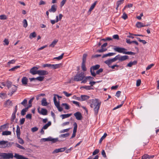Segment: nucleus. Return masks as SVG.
Wrapping results in <instances>:
<instances>
[{"label":"nucleus","mask_w":159,"mask_h":159,"mask_svg":"<svg viewBox=\"0 0 159 159\" xmlns=\"http://www.w3.org/2000/svg\"><path fill=\"white\" fill-rule=\"evenodd\" d=\"M27 103V100L26 99H25L21 103V104L23 105L24 107H26Z\"/></svg>","instance_id":"nucleus-39"},{"label":"nucleus","mask_w":159,"mask_h":159,"mask_svg":"<svg viewBox=\"0 0 159 159\" xmlns=\"http://www.w3.org/2000/svg\"><path fill=\"white\" fill-rule=\"evenodd\" d=\"M39 69V68L36 67L34 66L32 67L30 70V73L32 74L33 75H35L36 74H37V70Z\"/></svg>","instance_id":"nucleus-9"},{"label":"nucleus","mask_w":159,"mask_h":159,"mask_svg":"<svg viewBox=\"0 0 159 159\" xmlns=\"http://www.w3.org/2000/svg\"><path fill=\"white\" fill-rule=\"evenodd\" d=\"M116 54L114 52H111V53H109L107 54H104L102 56V58H104L106 57H110L113 55H115Z\"/></svg>","instance_id":"nucleus-19"},{"label":"nucleus","mask_w":159,"mask_h":159,"mask_svg":"<svg viewBox=\"0 0 159 159\" xmlns=\"http://www.w3.org/2000/svg\"><path fill=\"white\" fill-rule=\"evenodd\" d=\"M28 79L25 77H23L21 80L22 84L24 85H26L27 84Z\"/></svg>","instance_id":"nucleus-23"},{"label":"nucleus","mask_w":159,"mask_h":159,"mask_svg":"<svg viewBox=\"0 0 159 159\" xmlns=\"http://www.w3.org/2000/svg\"><path fill=\"white\" fill-rule=\"evenodd\" d=\"M16 146L18 148H19L23 149V150H25V148L23 146H21V145H19L17 143H16L15 144Z\"/></svg>","instance_id":"nucleus-42"},{"label":"nucleus","mask_w":159,"mask_h":159,"mask_svg":"<svg viewBox=\"0 0 159 159\" xmlns=\"http://www.w3.org/2000/svg\"><path fill=\"white\" fill-rule=\"evenodd\" d=\"M137 61H133L129 62L127 65V66L131 67L133 65H135L137 64Z\"/></svg>","instance_id":"nucleus-21"},{"label":"nucleus","mask_w":159,"mask_h":159,"mask_svg":"<svg viewBox=\"0 0 159 159\" xmlns=\"http://www.w3.org/2000/svg\"><path fill=\"white\" fill-rule=\"evenodd\" d=\"M69 135V134L68 133H66L65 134H61L60 135V137L63 138H65L68 137Z\"/></svg>","instance_id":"nucleus-49"},{"label":"nucleus","mask_w":159,"mask_h":159,"mask_svg":"<svg viewBox=\"0 0 159 159\" xmlns=\"http://www.w3.org/2000/svg\"><path fill=\"white\" fill-rule=\"evenodd\" d=\"M107 43H105L101 46V49L98 50L97 52H102L106 51L107 50V49L104 48V47H106L107 46Z\"/></svg>","instance_id":"nucleus-8"},{"label":"nucleus","mask_w":159,"mask_h":159,"mask_svg":"<svg viewBox=\"0 0 159 159\" xmlns=\"http://www.w3.org/2000/svg\"><path fill=\"white\" fill-rule=\"evenodd\" d=\"M44 78V77L43 76H39L35 78L36 80H38L39 81H43Z\"/></svg>","instance_id":"nucleus-43"},{"label":"nucleus","mask_w":159,"mask_h":159,"mask_svg":"<svg viewBox=\"0 0 159 159\" xmlns=\"http://www.w3.org/2000/svg\"><path fill=\"white\" fill-rule=\"evenodd\" d=\"M20 67V66H16L11 68L9 70V71H14L16 70L18 68H19Z\"/></svg>","instance_id":"nucleus-28"},{"label":"nucleus","mask_w":159,"mask_h":159,"mask_svg":"<svg viewBox=\"0 0 159 159\" xmlns=\"http://www.w3.org/2000/svg\"><path fill=\"white\" fill-rule=\"evenodd\" d=\"M61 66V64H52L51 68L53 69H56L60 68Z\"/></svg>","instance_id":"nucleus-20"},{"label":"nucleus","mask_w":159,"mask_h":159,"mask_svg":"<svg viewBox=\"0 0 159 159\" xmlns=\"http://www.w3.org/2000/svg\"><path fill=\"white\" fill-rule=\"evenodd\" d=\"M66 0H62L60 3V6L62 7L65 3Z\"/></svg>","instance_id":"nucleus-63"},{"label":"nucleus","mask_w":159,"mask_h":159,"mask_svg":"<svg viewBox=\"0 0 159 159\" xmlns=\"http://www.w3.org/2000/svg\"><path fill=\"white\" fill-rule=\"evenodd\" d=\"M96 4V2H94L91 6L90 9L89 10V11H91L95 7Z\"/></svg>","instance_id":"nucleus-41"},{"label":"nucleus","mask_w":159,"mask_h":159,"mask_svg":"<svg viewBox=\"0 0 159 159\" xmlns=\"http://www.w3.org/2000/svg\"><path fill=\"white\" fill-rule=\"evenodd\" d=\"M57 9V6L55 4L52 5L51 8L48 10V11L50 12H56Z\"/></svg>","instance_id":"nucleus-13"},{"label":"nucleus","mask_w":159,"mask_h":159,"mask_svg":"<svg viewBox=\"0 0 159 159\" xmlns=\"http://www.w3.org/2000/svg\"><path fill=\"white\" fill-rule=\"evenodd\" d=\"M124 0H119L117 1L116 4L117 5V7H119V6L122 4Z\"/></svg>","instance_id":"nucleus-46"},{"label":"nucleus","mask_w":159,"mask_h":159,"mask_svg":"<svg viewBox=\"0 0 159 159\" xmlns=\"http://www.w3.org/2000/svg\"><path fill=\"white\" fill-rule=\"evenodd\" d=\"M117 56L118 60L120 62L124 61L129 58V56L127 55L120 56L119 54L117 55Z\"/></svg>","instance_id":"nucleus-7"},{"label":"nucleus","mask_w":159,"mask_h":159,"mask_svg":"<svg viewBox=\"0 0 159 159\" xmlns=\"http://www.w3.org/2000/svg\"><path fill=\"white\" fill-rule=\"evenodd\" d=\"M141 83V80L140 79L136 81V86L137 87L139 86L140 85Z\"/></svg>","instance_id":"nucleus-53"},{"label":"nucleus","mask_w":159,"mask_h":159,"mask_svg":"<svg viewBox=\"0 0 159 159\" xmlns=\"http://www.w3.org/2000/svg\"><path fill=\"white\" fill-rule=\"evenodd\" d=\"M72 115V114H62L60 116L62 119H64L66 118H68Z\"/></svg>","instance_id":"nucleus-22"},{"label":"nucleus","mask_w":159,"mask_h":159,"mask_svg":"<svg viewBox=\"0 0 159 159\" xmlns=\"http://www.w3.org/2000/svg\"><path fill=\"white\" fill-rule=\"evenodd\" d=\"M3 42L5 43L4 44V45H7L9 43V41H8V40L6 39H5L3 41Z\"/></svg>","instance_id":"nucleus-54"},{"label":"nucleus","mask_w":159,"mask_h":159,"mask_svg":"<svg viewBox=\"0 0 159 159\" xmlns=\"http://www.w3.org/2000/svg\"><path fill=\"white\" fill-rule=\"evenodd\" d=\"M16 133V134H20V128L19 126L18 125H17Z\"/></svg>","instance_id":"nucleus-51"},{"label":"nucleus","mask_w":159,"mask_h":159,"mask_svg":"<svg viewBox=\"0 0 159 159\" xmlns=\"http://www.w3.org/2000/svg\"><path fill=\"white\" fill-rule=\"evenodd\" d=\"M64 55V53H63L61 55L59 56V57H55L54 58V59H57L58 60H60L63 58Z\"/></svg>","instance_id":"nucleus-45"},{"label":"nucleus","mask_w":159,"mask_h":159,"mask_svg":"<svg viewBox=\"0 0 159 159\" xmlns=\"http://www.w3.org/2000/svg\"><path fill=\"white\" fill-rule=\"evenodd\" d=\"M38 129V128L37 127H34L31 128V130L33 132H35L37 131Z\"/></svg>","instance_id":"nucleus-59"},{"label":"nucleus","mask_w":159,"mask_h":159,"mask_svg":"<svg viewBox=\"0 0 159 159\" xmlns=\"http://www.w3.org/2000/svg\"><path fill=\"white\" fill-rule=\"evenodd\" d=\"M16 118V114L15 113H13L12 115L11 118V124L14 121V120Z\"/></svg>","instance_id":"nucleus-44"},{"label":"nucleus","mask_w":159,"mask_h":159,"mask_svg":"<svg viewBox=\"0 0 159 159\" xmlns=\"http://www.w3.org/2000/svg\"><path fill=\"white\" fill-rule=\"evenodd\" d=\"M12 91L11 92V94L10 96H11L12 94L15 92L16 91V87L15 85H13V87L12 88Z\"/></svg>","instance_id":"nucleus-25"},{"label":"nucleus","mask_w":159,"mask_h":159,"mask_svg":"<svg viewBox=\"0 0 159 159\" xmlns=\"http://www.w3.org/2000/svg\"><path fill=\"white\" fill-rule=\"evenodd\" d=\"M41 140L43 142L50 141L52 142V143H53L58 141V138H53L51 137H49L47 138H43Z\"/></svg>","instance_id":"nucleus-4"},{"label":"nucleus","mask_w":159,"mask_h":159,"mask_svg":"<svg viewBox=\"0 0 159 159\" xmlns=\"http://www.w3.org/2000/svg\"><path fill=\"white\" fill-rule=\"evenodd\" d=\"M14 157L16 159H28V158L22 155L16 153L15 154L14 156L12 153H2L1 157L4 159H10L13 158Z\"/></svg>","instance_id":"nucleus-2"},{"label":"nucleus","mask_w":159,"mask_h":159,"mask_svg":"<svg viewBox=\"0 0 159 159\" xmlns=\"http://www.w3.org/2000/svg\"><path fill=\"white\" fill-rule=\"evenodd\" d=\"M16 62V60L14 59H13L12 60H11L9 61H8L7 63V64L8 65H9L10 64H13L15 63Z\"/></svg>","instance_id":"nucleus-52"},{"label":"nucleus","mask_w":159,"mask_h":159,"mask_svg":"<svg viewBox=\"0 0 159 159\" xmlns=\"http://www.w3.org/2000/svg\"><path fill=\"white\" fill-rule=\"evenodd\" d=\"M104 62L107 65H110L111 63V61L110 59H109L108 60H107L105 61Z\"/></svg>","instance_id":"nucleus-60"},{"label":"nucleus","mask_w":159,"mask_h":159,"mask_svg":"<svg viewBox=\"0 0 159 159\" xmlns=\"http://www.w3.org/2000/svg\"><path fill=\"white\" fill-rule=\"evenodd\" d=\"M99 149H95L93 152V155H96V154H98L99 152Z\"/></svg>","instance_id":"nucleus-57"},{"label":"nucleus","mask_w":159,"mask_h":159,"mask_svg":"<svg viewBox=\"0 0 159 159\" xmlns=\"http://www.w3.org/2000/svg\"><path fill=\"white\" fill-rule=\"evenodd\" d=\"M128 16L127 14L125 13H123V16H122V18L124 20H126Z\"/></svg>","instance_id":"nucleus-62"},{"label":"nucleus","mask_w":159,"mask_h":159,"mask_svg":"<svg viewBox=\"0 0 159 159\" xmlns=\"http://www.w3.org/2000/svg\"><path fill=\"white\" fill-rule=\"evenodd\" d=\"M12 83L10 81H7L6 82V86L9 89L11 86Z\"/></svg>","instance_id":"nucleus-29"},{"label":"nucleus","mask_w":159,"mask_h":159,"mask_svg":"<svg viewBox=\"0 0 159 159\" xmlns=\"http://www.w3.org/2000/svg\"><path fill=\"white\" fill-rule=\"evenodd\" d=\"M7 143L8 141L4 140L0 141V145L2 146L1 147H0L2 148H6L7 145H6V143Z\"/></svg>","instance_id":"nucleus-14"},{"label":"nucleus","mask_w":159,"mask_h":159,"mask_svg":"<svg viewBox=\"0 0 159 159\" xmlns=\"http://www.w3.org/2000/svg\"><path fill=\"white\" fill-rule=\"evenodd\" d=\"M7 16L5 15H0V20H5L7 19Z\"/></svg>","instance_id":"nucleus-35"},{"label":"nucleus","mask_w":159,"mask_h":159,"mask_svg":"<svg viewBox=\"0 0 159 159\" xmlns=\"http://www.w3.org/2000/svg\"><path fill=\"white\" fill-rule=\"evenodd\" d=\"M87 55L86 54H84L83 57L82 62H85L86 60V57Z\"/></svg>","instance_id":"nucleus-47"},{"label":"nucleus","mask_w":159,"mask_h":159,"mask_svg":"<svg viewBox=\"0 0 159 159\" xmlns=\"http://www.w3.org/2000/svg\"><path fill=\"white\" fill-rule=\"evenodd\" d=\"M61 105L63 106H64L65 109L66 110H68L70 108L69 106L66 103H62Z\"/></svg>","instance_id":"nucleus-33"},{"label":"nucleus","mask_w":159,"mask_h":159,"mask_svg":"<svg viewBox=\"0 0 159 159\" xmlns=\"http://www.w3.org/2000/svg\"><path fill=\"white\" fill-rule=\"evenodd\" d=\"M56 21L55 20H51V23L52 24H54L56 22H58V21L59 19H58V16H56Z\"/></svg>","instance_id":"nucleus-40"},{"label":"nucleus","mask_w":159,"mask_h":159,"mask_svg":"<svg viewBox=\"0 0 159 159\" xmlns=\"http://www.w3.org/2000/svg\"><path fill=\"white\" fill-rule=\"evenodd\" d=\"M74 116L78 120H80L82 118V116L81 113L79 112H77L74 114Z\"/></svg>","instance_id":"nucleus-11"},{"label":"nucleus","mask_w":159,"mask_h":159,"mask_svg":"<svg viewBox=\"0 0 159 159\" xmlns=\"http://www.w3.org/2000/svg\"><path fill=\"white\" fill-rule=\"evenodd\" d=\"M154 65L153 64H151L149 65L146 68V70H149L150 69L154 66Z\"/></svg>","instance_id":"nucleus-64"},{"label":"nucleus","mask_w":159,"mask_h":159,"mask_svg":"<svg viewBox=\"0 0 159 159\" xmlns=\"http://www.w3.org/2000/svg\"><path fill=\"white\" fill-rule=\"evenodd\" d=\"M23 27L26 28L28 25L26 19H24L23 21Z\"/></svg>","instance_id":"nucleus-38"},{"label":"nucleus","mask_w":159,"mask_h":159,"mask_svg":"<svg viewBox=\"0 0 159 159\" xmlns=\"http://www.w3.org/2000/svg\"><path fill=\"white\" fill-rule=\"evenodd\" d=\"M51 66L52 64H44L43 66V67H49L51 68Z\"/></svg>","instance_id":"nucleus-50"},{"label":"nucleus","mask_w":159,"mask_h":159,"mask_svg":"<svg viewBox=\"0 0 159 159\" xmlns=\"http://www.w3.org/2000/svg\"><path fill=\"white\" fill-rule=\"evenodd\" d=\"M36 36V34L35 32H33L32 33H31L29 36V38L30 39H32L33 38L35 37Z\"/></svg>","instance_id":"nucleus-31"},{"label":"nucleus","mask_w":159,"mask_h":159,"mask_svg":"<svg viewBox=\"0 0 159 159\" xmlns=\"http://www.w3.org/2000/svg\"><path fill=\"white\" fill-rule=\"evenodd\" d=\"M100 67L99 65H96L94 66H92L90 70L91 74L92 76L95 77L96 75V74L95 73L94 70L98 69Z\"/></svg>","instance_id":"nucleus-5"},{"label":"nucleus","mask_w":159,"mask_h":159,"mask_svg":"<svg viewBox=\"0 0 159 159\" xmlns=\"http://www.w3.org/2000/svg\"><path fill=\"white\" fill-rule=\"evenodd\" d=\"M81 88H83L86 90H90L93 89V88H92L91 86H82Z\"/></svg>","instance_id":"nucleus-32"},{"label":"nucleus","mask_w":159,"mask_h":159,"mask_svg":"<svg viewBox=\"0 0 159 159\" xmlns=\"http://www.w3.org/2000/svg\"><path fill=\"white\" fill-rule=\"evenodd\" d=\"M2 135H10L11 134V132L10 131H3L2 132Z\"/></svg>","instance_id":"nucleus-26"},{"label":"nucleus","mask_w":159,"mask_h":159,"mask_svg":"<svg viewBox=\"0 0 159 159\" xmlns=\"http://www.w3.org/2000/svg\"><path fill=\"white\" fill-rule=\"evenodd\" d=\"M66 149V147L61 148L58 149H57L54 150L52 153L53 154H54L55 153H57L58 152H64L65 150Z\"/></svg>","instance_id":"nucleus-10"},{"label":"nucleus","mask_w":159,"mask_h":159,"mask_svg":"<svg viewBox=\"0 0 159 159\" xmlns=\"http://www.w3.org/2000/svg\"><path fill=\"white\" fill-rule=\"evenodd\" d=\"M103 70L102 68H100L96 71V74L98 75L100 73L102 72L103 71Z\"/></svg>","instance_id":"nucleus-56"},{"label":"nucleus","mask_w":159,"mask_h":159,"mask_svg":"<svg viewBox=\"0 0 159 159\" xmlns=\"http://www.w3.org/2000/svg\"><path fill=\"white\" fill-rule=\"evenodd\" d=\"M73 125L74 126V128L73 132L76 133L77 131V124L76 122H75L74 123Z\"/></svg>","instance_id":"nucleus-34"},{"label":"nucleus","mask_w":159,"mask_h":159,"mask_svg":"<svg viewBox=\"0 0 159 159\" xmlns=\"http://www.w3.org/2000/svg\"><path fill=\"white\" fill-rule=\"evenodd\" d=\"M48 104V103L47 102V99L45 98H43L41 101V105L43 106H47Z\"/></svg>","instance_id":"nucleus-18"},{"label":"nucleus","mask_w":159,"mask_h":159,"mask_svg":"<svg viewBox=\"0 0 159 159\" xmlns=\"http://www.w3.org/2000/svg\"><path fill=\"white\" fill-rule=\"evenodd\" d=\"M31 107V106H28L26 107L23 109L21 112V114L22 116H24L25 114V112L27 111L28 109Z\"/></svg>","instance_id":"nucleus-15"},{"label":"nucleus","mask_w":159,"mask_h":159,"mask_svg":"<svg viewBox=\"0 0 159 159\" xmlns=\"http://www.w3.org/2000/svg\"><path fill=\"white\" fill-rule=\"evenodd\" d=\"M81 101H84L89 99L90 97L89 96L87 95H81L80 96Z\"/></svg>","instance_id":"nucleus-17"},{"label":"nucleus","mask_w":159,"mask_h":159,"mask_svg":"<svg viewBox=\"0 0 159 159\" xmlns=\"http://www.w3.org/2000/svg\"><path fill=\"white\" fill-rule=\"evenodd\" d=\"M136 26L138 28L144 27L143 23L141 22H138L137 23L136 25Z\"/></svg>","instance_id":"nucleus-27"},{"label":"nucleus","mask_w":159,"mask_h":159,"mask_svg":"<svg viewBox=\"0 0 159 159\" xmlns=\"http://www.w3.org/2000/svg\"><path fill=\"white\" fill-rule=\"evenodd\" d=\"M114 50L116 52L120 53H123L125 54V51H127V49L124 48H121L119 47H116L113 48Z\"/></svg>","instance_id":"nucleus-6"},{"label":"nucleus","mask_w":159,"mask_h":159,"mask_svg":"<svg viewBox=\"0 0 159 159\" xmlns=\"http://www.w3.org/2000/svg\"><path fill=\"white\" fill-rule=\"evenodd\" d=\"M85 62H82L81 67L82 70L84 71H85L86 70V68L85 65Z\"/></svg>","instance_id":"nucleus-36"},{"label":"nucleus","mask_w":159,"mask_h":159,"mask_svg":"<svg viewBox=\"0 0 159 159\" xmlns=\"http://www.w3.org/2000/svg\"><path fill=\"white\" fill-rule=\"evenodd\" d=\"M148 157H149V155L147 154H145L142 156L141 159H147L148 158Z\"/></svg>","instance_id":"nucleus-55"},{"label":"nucleus","mask_w":159,"mask_h":159,"mask_svg":"<svg viewBox=\"0 0 159 159\" xmlns=\"http://www.w3.org/2000/svg\"><path fill=\"white\" fill-rule=\"evenodd\" d=\"M48 72L44 70H38L37 71V74L40 75H44L48 74Z\"/></svg>","instance_id":"nucleus-12"},{"label":"nucleus","mask_w":159,"mask_h":159,"mask_svg":"<svg viewBox=\"0 0 159 159\" xmlns=\"http://www.w3.org/2000/svg\"><path fill=\"white\" fill-rule=\"evenodd\" d=\"M107 134L106 133L104 134L103 135L101 138L99 140V143H101L103 140L107 136Z\"/></svg>","instance_id":"nucleus-37"},{"label":"nucleus","mask_w":159,"mask_h":159,"mask_svg":"<svg viewBox=\"0 0 159 159\" xmlns=\"http://www.w3.org/2000/svg\"><path fill=\"white\" fill-rule=\"evenodd\" d=\"M84 77V74L83 72H81L79 74H77L74 78V80L76 81H79L82 80Z\"/></svg>","instance_id":"nucleus-3"},{"label":"nucleus","mask_w":159,"mask_h":159,"mask_svg":"<svg viewBox=\"0 0 159 159\" xmlns=\"http://www.w3.org/2000/svg\"><path fill=\"white\" fill-rule=\"evenodd\" d=\"M38 111L39 113L43 115H46L47 114V111L45 109L42 108L41 111H40L39 109L38 110Z\"/></svg>","instance_id":"nucleus-16"},{"label":"nucleus","mask_w":159,"mask_h":159,"mask_svg":"<svg viewBox=\"0 0 159 159\" xmlns=\"http://www.w3.org/2000/svg\"><path fill=\"white\" fill-rule=\"evenodd\" d=\"M34 99V98L33 97L31 98L29 101V105L28 106H30V105L31 106V107L32 106V102L33 101Z\"/></svg>","instance_id":"nucleus-61"},{"label":"nucleus","mask_w":159,"mask_h":159,"mask_svg":"<svg viewBox=\"0 0 159 159\" xmlns=\"http://www.w3.org/2000/svg\"><path fill=\"white\" fill-rule=\"evenodd\" d=\"M58 41L57 40H54L52 43L49 45L50 47H53L56 44Z\"/></svg>","instance_id":"nucleus-30"},{"label":"nucleus","mask_w":159,"mask_h":159,"mask_svg":"<svg viewBox=\"0 0 159 159\" xmlns=\"http://www.w3.org/2000/svg\"><path fill=\"white\" fill-rule=\"evenodd\" d=\"M110 59L111 60V63H112L113 62L116 61L117 60H118L117 55L114 58H112V59Z\"/></svg>","instance_id":"nucleus-48"},{"label":"nucleus","mask_w":159,"mask_h":159,"mask_svg":"<svg viewBox=\"0 0 159 159\" xmlns=\"http://www.w3.org/2000/svg\"><path fill=\"white\" fill-rule=\"evenodd\" d=\"M63 93L65 95V96L67 97H69L72 95V94L68 93L66 91H63Z\"/></svg>","instance_id":"nucleus-58"},{"label":"nucleus","mask_w":159,"mask_h":159,"mask_svg":"<svg viewBox=\"0 0 159 159\" xmlns=\"http://www.w3.org/2000/svg\"><path fill=\"white\" fill-rule=\"evenodd\" d=\"M51 125V121H49L47 124H45L43 127L42 128L44 129H47Z\"/></svg>","instance_id":"nucleus-24"},{"label":"nucleus","mask_w":159,"mask_h":159,"mask_svg":"<svg viewBox=\"0 0 159 159\" xmlns=\"http://www.w3.org/2000/svg\"><path fill=\"white\" fill-rule=\"evenodd\" d=\"M88 103L90 104V107L91 108L94 107L93 110L94 114L97 115L98 112L100 108L101 102L99 101L97 99L89 100L88 101Z\"/></svg>","instance_id":"nucleus-1"}]
</instances>
